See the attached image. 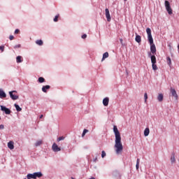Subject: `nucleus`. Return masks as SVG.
<instances>
[{
  "mask_svg": "<svg viewBox=\"0 0 179 179\" xmlns=\"http://www.w3.org/2000/svg\"><path fill=\"white\" fill-rule=\"evenodd\" d=\"M113 132L115 134V148L116 155H120L122 152L124 147H122V143H121V134L118 131L117 126L113 127Z\"/></svg>",
  "mask_w": 179,
  "mask_h": 179,
  "instance_id": "1",
  "label": "nucleus"
},
{
  "mask_svg": "<svg viewBox=\"0 0 179 179\" xmlns=\"http://www.w3.org/2000/svg\"><path fill=\"white\" fill-rule=\"evenodd\" d=\"M146 33L148 34V40L150 44H153V36H152V29H150V28H147Z\"/></svg>",
  "mask_w": 179,
  "mask_h": 179,
  "instance_id": "2",
  "label": "nucleus"
},
{
  "mask_svg": "<svg viewBox=\"0 0 179 179\" xmlns=\"http://www.w3.org/2000/svg\"><path fill=\"white\" fill-rule=\"evenodd\" d=\"M165 8L169 15H173V9H171V6H170V2L167 0L165 1L164 3Z\"/></svg>",
  "mask_w": 179,
  "mask_h": 179,
  "instance_id": "3",
  "label": "nucleus"
},
{
  "mask_svg": "<svg viewBox=\"0 0 179 179\" xmlns=\"http://www.w3.org/2000/svg\"><path fill=\"white\" fill-rule=\"evenodd\" d=\"M17 92L16 90L9 92L10 97L12 100H17V99H19V96L13 94V93H17Z\"/></svg>",
  "mask_w": 179,
  "mask_h": 179,
  "instance_id": "4",
  "label": "nucleus"
},
{
  "mask_svg": "<svg viewBox=\"0 0 179 179\" xmlns=\"http://www.w3.org/2000/svg\"><path fill=\"white\" fill-rule=\"evenodd\" d=\"M0 107H1V110L3 111L5 113V114H7V115L10 114V113H11L10 109L6 108V106H0Z\"/></svg>",
  "mask_w": 179,
  "mask_h": 179,
  "instance_id": "5",
  "label": "nucleus"
},
{
  "mask_svg": "<svg viewBox=\"0 0 179 179\" xmlns=\"http://www.w3.org/2000/svg\"><path fill=\"white\" fill-rule=\"evenodd\" d=\"M105 15L107 20L111 22V15H110V10L108 8L105 9Z\"/></svg>",
  "mask_w": 179,
  "mask_h": 179,
  "instance_id": "6",
  "label": "nucleus"
},
{
  "mask_svg": "<svg viewBox=\"0 0 179 179\" xmlns=\"http://www.w3.org/2000/svg\"><path fill=\"white\" fill-rule=\"evenodd\" d=\"M148 57L151 59L152 64H156V56L152 55V52H148Z\"/></svg>",
  "mask_w": 179,
  "mask_h": 179,
  "instance_id": "7",
  "label": "nucleus"
},
{
  "mask_svg": "<svg viewBox=\"0 0 179 179\" xmlns=\"http://www.w3.org/2000/svg\"><path fill=\"white\" fill-rule=\"evenodd\" d=\"M52 149L53 152H61V148L58 147V145L55 143H53Z\"/></svg>",
  "mask_w": 179,
  "mask_h": 179,
  "instance_id": "8",
  "label": "nucleus"
},
{
  "mask_svg": "<svg viewBox=\"0 0 179 179\" xmlns=\"http://www.w3.org/2000/svg\"><path fill=\"white\" fill-rule=\"evenodd\" d=\"M171 93L173 97H175L176 100H178V95L177 94V92L175 89L171 88Z\"/></svg>",
  "mask_w": 179,
  "mask_h": 179,
  "instance_id": "9",
  "label": "nucleus"
},
{
  "mask_svg": "<svg viewBox=\"0 0 179 179\" xmlns=\"http://www.w3.org/2000/svg\"><path fill=\"white\" fill-rule=\"evenodd\" d=\"M51 89V86L50 85H43L42 87V92H43V93H47V90H50Z\"/></svg>",
  "mask_w": 179,
  "mask_h": 179,
  "instance_id": "10",
  "label": "nucleus"
},
{
  "mask_svg": "<svg viewBox=\"0 0 179 179\" xmlns=\"http://www.w3.org/2000/svg\"><path fill=\"white\" fill-rule=\"evenodd\" d=\"M110 101V99L108 97H106L103 99V105L105 107H107V106H108V103Z\"/></svg>",
  "mask_w": 179,
  "mask_h": 179,
  "instance_id": "11",
  "label": "nucleus"
},
{
  "mask_svg": "<svg viewBox=\"0 0 179 179\" xmlns=\"http://www.w3.org/2000/svg\"><path fill=\"white\" fill-rule=\"evenodd\" d=\"M34 176L36 178H41V177L43 176V173L41 172H35L34 173Z\"/></svg>",
  "mask_w": 179,
  "mask_h": 179,
  "instance_id": "12",
  "label": "nucleus"
},
{
  "mask_svg": "<svg viewBox=\"0 0 179 179\" xmlns=\"http://www.w3.org/2000/svg\"><path fill=\"white\" fill-rule=\"evenodd\" d=\"M5 97H6V93L3 90L0 89V99H5Z\"/></svg>",
  "mask_w": 179,
  "mask_h": 179,
  "instance_id": "13",
  "label": "nucleus"
},
{
  "mask_svg": "<svg viewBox=\"0 0 179 179\" xmlns=\"http://www.w3.org/2000/svg\"><path fill=\"white\" fill-rule=\"evenodd\" d=\"M150 51L152 54L156 53V45H155L154 43L150 45Z\"/></svg>",
  "mask_w": 179,
  "mask_h": 179,
  "instance_id": "14",
  "label": "nucleus"
},
{
  "mask_svg": "<svg viewBox=\"0 0 179 179\" xmlns=\"http://www.w3.org/2000/svg\"><path fill=\"white\" fill-rule=\"evenodd\" d=\"M8 149H10V150H13V149H15V145H13V141H9L8 143Z\"/></svg>",
  "mask_w": 179,
  "mask_h": 179,
  "instance_id": "15",
  "label": "nucleus"
},
{
  "mask_svg": "<svg viewBox=\"0 0 179 179\" xmlns=\"http://www.w3.org/2000/svg\"><path fill=\"white\" fill-rule=\"evenodd\" d=\"M135 41H136V43H139L142 41V38L141 37L140 35L136 34Z\"/></svg>",
  "mask_w": 179,
  "mask_h": 179,
  "instance_id": "16",
  "label": "nucleus"
},
{
  "mask_svg": "<svg viewBox=\"0 0 179 179\" xmlns=\"http://www.w3.org/2000/svg\"><path fill=\"white\" fill-rule=\"evenodd\" d=\"M163 99H164V96L163 95V94H159L157 96V100L159 102L163 101Z\"/></svg>",
  "mask_w": 179,
  "mask_h": 179,
  "instance_id": "17",
  "label": "nucleus"
},
{
  "mask_svg": "<svg viewBox=\"0 0 179 179\" xmlns=\"http://www.w3.org/2000/svg\"><path fill=\"white\" fill-rule=\"evenodd\" d=\"M171 163L172 164H173V163H176V155H175L174 153L171 154Z\"/></svg>",
  "mask_w": 179,
  "mask_h": 179,
  "instance_id": "18",
  "label": "nucleus"
},
{
  "mask_svg": "<svg viewBox=\"0 0 179 179\" xmlns=\"http://www.w3.org/2000/svg\"><path fill=\"white\" fill-rule=\"evenodd\" d=\"M149 134H150V130L149 128H145L144 130V136H149Z\"/></svg>",
  "mask_w": 179,
  "mask_h": 179,
  "instance_id": "19",
  "label": "nucleus"
},
{
  "mask_svg": "<svg viewBox=\"0 0 179 179\" xmlns=\"http://www.w3.org/2000/svg\"><path fill=\"white\" fill-rule=\"evenodd\" d=\"M23 61V59L22 57V56H17L16 57V62L17 64H21V62Z\"/></svg>",
  "mask_w": 179,
  "mask_h": 179,
  "instance_id": "20",
  "label": "nucleus"
},
{
  "mask_svg": "<svg viewBox=\"0 0 179 179\" xmlns=\"http://www.w3.org/2000/svg\"><path fill=\"white\" fill-rule=\"evenodd\" d=\"M106 58H108V52H106L105 53L103 54L101 62H103V61H104Z\"/></svg>",
  "mask_w": 179,
  "mask_h": 179,
  "instance_id": "21",
  "label": "nucleus"
},
{
  "mask_svg": "<svg viewBox=\"0 0 179 179\" xmlns=\"http://www.w3.org/2000/svg\"><path fill=\"white\" fill-rule=\"evenodd\" d=\"M35 43L37 45H40V46H41V45H43V44H44V43L43 42V40H41V39L36 40Z\"/></svg>",
  "mask_w": 179,
  "mask_h": 179,
  "instance_id": "22",
  "label": "nucleus"
},
{
  "mask_svg": "<svg viewBox=\"0 0 179 179\" xmlns=\"http://www.w3.org/2000/svg\"><path fill=\"white\" fill-rule=\"evenodd\" d=\"M38 82L39 83H44V82H45V78L43 77H39L38 79Z\"/></svg>",
  "mask_w": 179,
  "mask_h": 179,
  "instance_id": "23",
  "label": "nucleus"
},
{
  "mask_svg": "<svg viewBox=\"0 0 179 179\" xmlns=\"http://www.w3.org/2000/svg\"><path fill=\"white\" fill-rule=\"evenodd\" d=\"M14 106H15V110H16L17 111H22V108H20V106L18 104L15 103V104H14Z\"/></svg>",
  "mask_w": 179,
  "mask_h": 179,
  "instance_id": "24",
  "label": "nucleus"
},
{
  "mask_svg": "<svg viewBox=\"0 0 179 179\" xmlns=\"http://www.w3.org/2000/svg\"><path fill=\"white\" fill-rule=\"evenodd\" d=\"M166 62L169 66L171 65V58L170 57H166Z\"/></svg>",
  "mask_w": 179,
  "mask_h": 179,
  "instance_id": "25",
  "label": "nucleus"
},
{
  "mask_svg": "<svg viewBox=\"0 0 179 179\" xmlns=\"http://www.w3.org/2000/svg\"><path fill=\"white\" fill-rule=\"evenodd\" d=\"M141 160L139 159V158L137 159L136 160V170H139V163H140Z\"/></svg>",
  "mask_w": 179,
  "mask_h": 179,
  "instance_id": "26",
  "label": "nucleus"
},
{
  "mask_svg": "<svg viewBox=\"0 0 179 179\" xmlns=\"http://www.w3.org/2000/svg\"><path fill=\"white\" fill-rule=\"evenodd\" d=\"M59 17V14H57L55 16L54 19H53V22H55V23H57V22H58V18Z\"/></svg>",
  "mask_w": 179,
  "mask_h": 179,
  "instance_id": "27",
  "label": "nucleus"
},
{
  "mask_svg": "<svg viewBox=\"0 0 179 179\" xmlns=\"http://www.w3.org/2000/svg\"><path fill=\"white\" fill-rule=\"evenodd\" d=\"M152 66L153 71H157V65H156V63H152Z\"/></svg>",
  "mask_w": 179,
  "mask_h": 179,
  "instance_id": "28",
  "label": "nucleus"
},
{
  "mask_svg": "<svg viewBox=\"0 0 179 179\" xmlns=\"http://www.w3.org/2000/svg\"><path fill=\"white\" fill-rule=\"evenodd\" d=\"M87 132H89V130L85 129L83 131V134H82V137L83 138V136H85L86 135V134H87Z\"/></svg>",
  "mask_w": 179,
  "mask_h": 179,
  "instance_id": "29",
  "label": "nucleus"
},
{
  "mask_svg": "<svg viewBox=\"0 0 179 179\" xmlns=\"http://www.w3.org/2000/svg\"><path fill=\"white\" fill-rule=\"evenodd\" d=\"M41 143H43V141H38L36 142L35 146H40V145H41Z\"/></svg>",
  "mask_w": 179,
  "mask_h": 179,
  "instance_id": "30",
  "label": "nucleus"
},
{
  "mask_svg": "<svg viewBox=\"0 0 179 179\" xmlns=\"http://www.w3.org/2000/svg\"><path fill=\"white\" fill-rule=\"evenodd\" d=\"M64 139H65V137L64 136H60L57 138V142H59L61 141H64Z\"/></svg>",
  "mask_w": 179,
  "mask_h": 179,
  "instance_id": "31",
  "label": "nucleus"
},
{
  "mask_svg": "<svg viewBox=\"0 0 179 179\" xmlns=\"http://www.w3.org/2000/svg\"><path fill=\"white\" fill-rule=\"evenodd\" d=\"M144 99H145V103L148 101V93L144 94Z\"/></svg>",
  "mask_w": 179,
  "mask_h": 179,
  "instance_id": "32",
  "label": "nucleus"
},
{
  "mask_svg": "<svg viewBox=\"0 0 179 179\" xmlns=\"http://www.w3.org/2000/svg\"><path fill=\"white\" fill-rule=\"evenodd\" d=\"M28 176H29V178H30L36 179V178H34V173H28Z\"/></svg>",
  "mask_w": 179,
  "mask_h": 179,
  "instance_id": "33",
  "label": "nucleus"
},
{
  "mask_svg": "<svg viewBox=\"0 0 179 179\" xmlns=\"http://www.w3.org/2000/svg\"><path fill=\"white\" fill-rule=\"evenodd\" d=\"M106 155V151H102L101 152V157L102 159H104V157Z\"/></svg>",
  "mask_w": 179,
  "mask_h": 179,
  "instance_id": "34",
  "label": "nucleus"
},
{
  "mask_svg": "<svg viewBox=\"0 0 179 179\" xmlns=\"http://www.w3.org/2000/svg\"><path fill=\"white\" fill-rule=\"evenodd\" d=\"M20 47H22V45H21L20 44H18V45H15L14 46V48H15V50H16V49H17V48H20Z\"/></svg>",
  "mask_w": 179,
  "mask_h": 179,
  "instance_id": "35",
  "label": "nucleus"
},
{
  "mask_svg": "<svg viewBox=\"0 0 179 179\" xmlns=\"http://www.w3.org/2000/svg\"><path fill=\"white\" fill-rule=\"evenodd\" d=\"M0 50H1V52H3V51H5V46H3V45L0 46Z\"/></svg>",
  "mask_w": 179,
  "mask_h": 179,
  "instance_id": "36",
  "label": "nucleus"
},
{
  "mask_svg": "<svg viewBox=\"0 0 179 179\" xmlns=\"http://www.w3.org/2000/svg\"><path fill=\"white\" fill-rule=\"evenodd\" d=\"M87 38V34H84L82 35V36H81V38H83V39Z\"/></svg>",
  "mask_w": 179,
  "mask_h": 179,
  "instance_id": "37",
  "label": "nucleus"
},
{
  "mask_svg": "<svg viewBox=\"0 0 179 179\" xmlns=\"http://www.w3.org/2000/svg\"><path fill=\"white\" fill-rule=\"evenodd\" d=\"M20 32V30H19V29H17L15 30V34H19V33Z\"/></svg>",
  "mask_w": 179,
  "mask_h": 179,
  "instance_id": "38",
  "label": "nucleus"
},
{
  "mask_svg": "<svg viewBox=\"0 0 179 179\" xmlns=\"http://www.w3.org/2000/svg\"><path fill=\"white\" fill-rule=\"evenodd\" d=\"M5 129V126L3 124H1L0 129Z\"/></svg>",
  "mask_w": 179,
  "mask_h": 179,
  "instance_id": "39",
  "label": "nucleus"
},
{
  "mask_svg": "<svg viewBox=\"0 0 179 179\" xmlns=\"http://www.w3.org/2000/svg\"><path fill=\"white\" fill-rule=\"evenodd\" d=\"M13 38H14V36H13V35H10V36H9V39L10 40H13Z\"/></svg>",
  "mask_w": 179,
  "mask_h": 179,
  "instance_id": "40",
  "label": "nucleus"
},
{
  "mask_svg": "<svg viewBox=\"0 0 179 179\" xmlns=\"http://www.w3.org/2000/svg\"><path fill=\"white\" fill-rule=\"evenodd\" d=\"M24 179H31V178H30V176H29V174H27V178H24Z\"/></svg>",
  "mask_w": 179,
  "mask_h": 179,
  "instance_id": "41",
  "label": "nucleus"
},
{
  "mask_svg": "<svg viewBox=\"0 0 179 179\" xmlns=\"http://www.w3.org/2000/svg\"><path fill=\"white\" fill-rule=\"evenodd\" d=\"M40 119L43 118V115H41L39 117Z\"/></svg>",
  "mask_w": 179,
  "mask_h": 179,
  "instance_id": "42",
  "label": "nucleus"
},
{
  "mask_svg": "<svg viewBox=\"0 0 179 179\" xmlns=\"http://www.w3.org/2000/svg\"><path fill=\"white\" fill-rule=\"evenodd\" d=\"M128 70H126V74L128 75Z\"/></svg>",
  "mask_w": 179,
  "mask_h": 179,
  "instance_id": "43",
  "label": "nucleus"
},
{
  "mask_svg": "<svg viewBox=\"0 0 179 179\" xmlns=\"http://www.w3.org/2000/svg\"><path fill=\"white\" fill-rule=\"evenodd\" d=\"M120 42L122 43V38L120 39Z\"/></svg>",
  "mask_w": 179,
  "mask_h": 179,
  "instance_id": "44",
  "label": "nucleus"
},
{
  "mask_svg": "<svg viewBox=\"0 0 179 179\" xmlns=\"http://www.w3.org/2000/svg\"><path fill=\"white\" fill-rule=\"evenodd\" d=\"M0 120H1V116H0Z\"/></svg>",
  "mask_w": 179,
  "mask_h": 179,
  "instance_id": "45",
  "label": "nucleus"
},
{
  "mask_svg": "<svg viewBox=\"0 0 179 179\" xmlns=\"http://www.w3.org/2000/svg\"><path fill=\"white\" fill-rule=\"evenodd\" d=\"M124 1H127V0H124Z\"/></svg>",
  "mask_w": 179,
  "mask_h": 179,
  "instance_id": "46",
  "label": "nucleus"
}]
</instances>
